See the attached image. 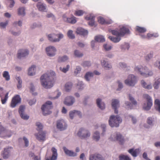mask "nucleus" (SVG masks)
Instances as JSON below:
<instances>
[{
    "mask_svg": "<svg viewBox=\"0 0 160 160\" xmlns=\"http://www.w3.org/2000/svg\"><path fill=\"white\" fill-rule=\"evenodd\" d=\"M109 32L116 36L123 37L126 34L129 33V29L125 26H122L119 29L117 28L115 30H110Z\"/></svg>",
    "mask_w": 160,
    "mask_h": 160,
    "instance_id": "nucleus-3",
    "label": "nucleus"
},
{
    "mask_svg": "<svg viewBox=\"0 0 160 160\" xmlns=\"http://www.w3.org/2000/svg\"><path fill=\"white\" fill-rule=\"evenodd\" d=\"M74 55L77 58H81L83 56V54L78 50H75L74 53Z\"/></svg>",
    "mask_w": 160,
    "mask_h": 160,
    "instance_id": "nucleus-51",
    "label": "nucleus"
},
{
    "mask_svg": "<svg viewBox=\"0 0 160 160\" xmlns=\"http://www.w3.org/2000/svg\"><path fill=\"white\" fill-rule=\"evenodd\" d=\"M16 79L18 82L17 87L18 89H20L22 87V81L20 77H16Z\"/></svg>",
    "mask_w": 160,
    "mask_h": 160,
    "instance_id": "nucleus-42",
    "label": "nucleus"
},
{
    "mask_svg": "<svg viewBox=\"0 0 160 160\" xmlns=\"http://www.w3.org/2000/svg\"><path fill=\"white\" fill-rule=\"evenodd\" d=\"M36 125L37 127V130L39 132H41L43 128L42 124L39 122H36Z\"/></svg>",
    "mask_w": 160,
    "mask_h": 160,
    "instance_id": "nucleus-52",
    "label": "nucleus"
},
{
    "mask_svg": "<svg viewBox=\"0 0 160 160\" xmlns=\"http://www.w3.org/2000/svg\"><path fill=\"white\" fill-rule=\"evenodd\" d=\"M94 76V74L92 72L89 71L87 72L85 74L84 78L86 81L89 82L91 79Z\"/></svg>",
    "mask_w": 160,
    "mask_h": 160,
    "instance_id": "nucleus-30",
    "label": "nucleus"
},
{
    "mask_svg": "<svg viewBox=\"0 0 160 160\" xmlns=\"http://www.w3.org/2000/svg\"><path fill=\"white\" fill-rule=\"evenodd\" d=\"M121 118L118 115L115 116L114 115L111 116L109 118V123L110 126L112 127H118L119 124L122 122Z\"/></svg>",
    "mask_w": 160,
    "mask_h": 160,
    "instance_id": "nucleus-5",
    "label": "nucleus"
},
{
    "mask_svg": "<svg viewBox=\"0 0 160 160\" xmlns=\"http://www.w3.org/2000/svg\"><path fill=\"white\" fill-rule=\"evenodd\" d=\"M95 41L99 42H103L105 41V39L103 36L98 35L95 37Z\"/></svg>",
    "mask_w": 160,
    "mask_h": 160,
    "instance_id": "nucleus-37",
    "label": "nucleus"
},
{
    "mask_svg": "<svg viewBox=\"0 0 160 160\" xmlns=\"http://www.w3.org/2000/svg\"><path fill=\"white\" fill-rule=\"evenodd\" d=\"M42 107H44L47 109H51L52 108V103L51 101H48L43 105Z\"/></svg>",
    "mask_w": 160,
    "mask_h": 160,
    "instance_id": "nucleus-40",
    "label": "nucleus"
},
{
    "mask_svg": "<svg viewBox=\"0 0 160 160\" xmlns=\"http://www.w3.org/2000/svg\"><path fill=\"white\" fill-rule=\"evenodd\" d=\"M103 48L106 51H109L112 49V47L111 45L106 43L103 44Z\"/></svg>",
    "mask_w": 160,
    "mask_h": 160,
    "instance_id": "nucleus-50",
    "label": "nucleus"
},
{
    "mask_svg": "<svg viewBox=\"0 0 160 160\" xmlns=\"http://www.w3.org/2000/svg\"><path fill=\"white\" fill-rule=\"evenodd\" d=\"M126 108L128 109L132 108V105L129 102L126 101L125 103Z\"/></svg>",
    "mask_w": 160,
    "mask_h": 160,
    "instance_id": "nucleus-61",
    "label": "nucleus"
},
{
    "mask_svg": "<svg viewBox=\"0 0 160 160\" xmlns=\"http://www.w3.org/2000/svg\"><path fill=\"white\" fill-rule=\"evenodd\" d=\"M89 159V160H104L102 156L99 154L91 155Z\"/></svg>",
    "mask_w": 160,
    "mask_h": 160,
    "instance_id": "nucleus-29",
    "label": "nucleus"
},
{
    "mask_svg": "<svg viewBox=\"0 0 160 160\" xmlns=\"http://www.w3.org/2000/svg\"><path fill=\"white\" fill-rule=\"evenodd\" d=\"M76 32L78 34L82 35L84 36L87 35L88 33V32L87 30H85L81 27L78 28Z\"/></svg>",
    "mask_w": 160,
    "mask_h": 160,
    "instance_id": "nucleus-26",
    "label": "nucleus"
},
{
    "mask_svg": "<svg viewBox=\"0 0 160 160\" xmlns=\"http://www.w3.org/2000/svg\"><path fill=\"white\" fill-rule=\"evenodd\" d=\"M56 78V74L54 71L50 70L42 75L40 81L42 86L44 88L48 89L52 88Z\"/></svg>",
    "mask_w": 160,
    "mask_h": 160,
    "instance_id": "nucleus-1",
    "label": "nucleus"
},
{
    "mask_svg": "<svg viewBox=\"0 0 160 160\" xmlns=\"http://www.w3.org/2000/svg\"><path fill=\"white\" fill-rule=\"evenodd\" d=\"M136 30L140 33H144L146 32V29L144 28L137 26L136 28Z\"/></svg>",
    "mask_w": 160,
    "mask_h": 160,
    "instance_id": "nucleus-57",
    "label": "nucleus"
},
{
    "mask_svg": "<svg viewBox=\"0 0 160 160\" xmlns=\"http://www.w3.org/2000/svg\"><path fill=\"white\" fill-rule=\"evenodd\" d=\"M84 12L82 10H78L75 11V15L77 16H80L82 15Z\"/></svg>",
    "mask_w": 160,
    "mask_h": 160,
    "instance_id": "nucleus-63",
    "label": "nucleus"
},
{
    "mask_svg": "<svg viewBox=\"0 0 160 160\" xmlns=\"http://www.w3.org/2000/svg\"><path fill=\"white\" fill-rule=\"evenodd\" d=\"M63 18L65 22L72 24H74L77 21L76 18L74 16L71 18H67L65 15H63Z\"/></svg>",
    "mask_w": 160,
    "mask_h": 160,
    "instance_id": "nucleus-22",
    "label": "nucleus"
},
{
    "mask_svg": "<svg viewBox=\"0 0 160 160\" xmlns=\"http://www.w3.org/2000/svg\"><path fill=\"white\" fill-rule=\"evenodd\" d=\"M25 107L23 105H21L18 110L19 113L20 115L25 112Z\"/></svg>",
    "mask_w": 160,
    "mask_h": 160,
    "instance_id": "nucleus-58",
    "label": "nucleus"
},
{
    "mask_svg": "<svg viewBox=\"0 0 160 160\" xmlns=\"http://www.w3.org/2000/svg\"><path fill=\"white\" fill-rule=\"evenodd\" d=\"M130 47V45L128 43L124 42L120 45V48L122 51H125L128 50Z\"/></svg>",
    "mask_w": 160,
    "mask_h": 160,
    "instance_id": "nucleus-33",
    "label": "nucleus"
},
{
    "mask_svg": "<svg viewBox=\"0 0 160 160\" xmlns=\"http://www.w3.org/2000/svg\"><path fill=\"white\" fill-rule=\"evenodd\" d=\"M128 152L133 157H136L137 156V154L140 152V150L139 148L135 149L133 148H132L128 150Z\"/></svg>",
    "mask_w": 160,
    "mask_h": 160,
    "instance_id": "nucleus-28",
    "label": "nucleus"
},
{
    "mask_svg": "<svg viewBox=\"0 0 160 160\" xmlns=\"http://www.w3.org/2000/svg\"><path fill=\"white\" fill-rule=\"evenodd\" d=\"M121 36H117L116 37H113L111 36L109 37V38L112 42L117 43L119 42L121 39Z\"/></svg>",
    "mask_w": 160,
    "mask_h": 160,
    "instance_id": "nucleus-39",
    "label": "nucleus"
},
{
    "mask_svg": "<svg viewBox=\"0 0 160 160\" xmlns=\"http://www.w3.org/2000/svg\"><path fill=\"white\" fill-rule=\"evenodd\" d=\"M155 106L156 110L160 113V101L159 99L155 100Z\"/></svg>",
    "mask_w": 160,
    "mask_h": 160,
    "instance_id": "nucleus-41",
    "label": "nucleus"
},
{
    "mask_svg": "<svg viewBox=\"0 0 160 160\" xmlns=\"http://www.w3.org/2000/svg\"><path fill=\"white\" fill-rule=\"evenodd\" d=\"M77 87L79 90H82L85 87V85L82 81H78L77 84Z\"/></svg>",
    "mask_w": 160,
    "mask_h": 160,
    "instance_id": "nucleus-38",
    "label": "nucleus"
},
{
    "mask_svg": "<svg viewBox=\"0 0 160 160\" xmlns=\"http://www.w3.org/2000/svg\"><path fill=\"white\" fill-rule=\"evenodd\" d=\"M92 63L89 61H84L81 64V65L84 68H88L90 67Z\"/></svg>",
    "mask_w": 160,
    "mask_h": 160,
    "instance_id": "nucleus-48",
    "label": "nucleus"
},
{
    "mask_svg": "<svg viewBox=\"0 0 160 160\" xmlns=\"http://www.w3.org/2000/svg\"><path fill=\"white\" fill-rule=\"evenodd\" d=\"M141 83L143 88L146 89L150 90L152 88V85L151 83H147L144 80H142L141 81Z\"/></svg>",
    "mask_w": 160,
    "mask_h": 160,
    "instance_id": "nucleus-24",
    "label": "nucleus"
},
{
    "mask_svg": "<svg viewBox=\"0 0 160 160\" xmlns=\"http://www.w3.org/2000/svg\"><path fill=\"white\" fill-rule=\"evenodd\" d=\"M2 128L0 129V136L3 138H9L12 135L11 132L10 131L5 130L4 128L1 125Z\"/></svg>",
    "mask_w": 160,
    "mask_h": 160,
    "instance_id": "nucleus-15",
    "label": "nucleus"
},
{
    "mask_svg": "<svg viewBox=\"0 0 160 160\" xmlns=\"http://www.w3.org/2000/svg\"><path fill=\"white\" fill-rule=\"evenodd\" d=\"M9 94V92H7L5 95V97L4 98H3V97H0L1 98V100L2 103L3 104H5L6 103L8 99V95Z\"/></svg>",
    "mask_w": 160,
    "mask_h": 160,
    "instance_id": "nucleus-47",
    "label": "nucleus"
},
{
    "mask_svg": "<svg viewBox=\"0 0 160 160\" xmlns=\"http://www.w3.org/2000/svg\"><path fill=\"white\" fill-rule=\"evenodd\" d=\"M138 82L136 76L132 74H129L127 78L124 81L125 83L127 86L134 87Z\"/></svg>",
    "mask_w": 160,
    "mask_h": 160,
    "instance_id": "nucleus-7",
    "label": "nucleus"
},
{
    "mask_svg": "<svg viewBox=\"0 0 160 160\" xmlns=\"http://www.w3.org/2000/svg\"><path fill=\"white\" fill-rule=\"evenodd\" d=\"M48 40L53 42H58L64 37L62 33L56 34L54 33L49 34L48 36Z\"/></svg>",
    "mask_w": 160,
    "mask_h": 160,
    "instance_id": "nucleus-9",
    "label": "nucleus"
},
{
    "mask_svg": "<svg viewBox=\"0 0 160 160\" xmlns=\"http://www.w3.org/2000/svg\"><path fill=\"white\" fill-rule=\"evenodd\" d=\"M57 127L58 129L61 131L66 129L67 127V125L66 122L63 119L58 120L57 122Z\"/></svg>",
    "mask_w": 160,
    "mask_h": 160,
    "instance_id": "nucleus-12",
    "label": "nucleus"
},
{
    "mask_svg": "<svg viewBox=\"0 0 160 160\" xmlns=\"http://www.w3.org/2000/svg\"><path fill=\"white\" fill-rule=\"evenodd\" d=\"M69 115L70 118L72 119L74 117L76 116L75 114V110H73L70 111L69 112Z\"/></svg>",
    "mask_w": 160,
    "mask_h": 160,
    "instance_id": "nucleus-60",
    "label": "nucleus"
},
{
    "mask_svg": "<svg viewBox=\"0 0 160 160\" xmlns=\"http://www.w3.org/2000/svg\"><path fill=\"white\" fill-rule=\"evenodd\" d=\"M2 76L5 78L6 80L8 81L10 79V76L9 72L7 71H5L3 72Z\"/></svg>",
    "mask_w": 160,
    "mask_h": 160,
    "instance_id": "nucleus-46",
    "label": "nucleus"
},
{
    "mask_svg": "<svg viewBox=\"0 0 160 160\" xmlns=\"http://www.w3.org/2000/svg\"><path fill=\"white\" fill-rule=\"evenodd\" d=\"M42 26V24L40 22H34L31 25V27L32 28H34L37 27L40 28Z\"/></svg>",
    "mask_w": 160,
    "mask_h": 160,
    "instance_id": "nucleus-54",
    "label": "nucleus"
},
{
    "mask_svg": "<svg viewBox=\"0 0 160 160\" xmlns=\"http://www.w3.org/2000/svg\"><path fill=\"white\" fill-rule=\"evenodd\" d=\"M154 122V118L152 117H149L148 118L147 120V123L149 125H146L144 127L146 128H148L150 127H152L153 125Z\"/></svg>",
    "mask_w": 160,
    "mask_h": 160,
    "instance_id": "nucleus-31",
    "label": "nucleus"
},
{
    "mask_svg": "<svg viewBox=\"0 0 160 160\" xmlns=\"http://www.w3.org/2000/svg\"><path fill=\"white\" fill-rule=\"evenodd\" d=\"M46 51L47 55L52 57L55 55L57 50L54 46H49L46 48Z\"/></svg>",
    "mask_w": 160,
    "mask_h": 160,
    "instance_id": "nucleus-13",
    "label": "nucleus"
},
{
    "mask_svg": "<svg viewBox=\"0 0 160 160\" xmlns=\"http://www.w3.org/2000/svg\"><path fill=\"white\" fill-rule=\"evenodd\" d=\"M73 31L72 30H69L67 32V36L68 37L71 39H74L75 38V36L73 33Z\"/></svg>",
    "mask_w": 160,
    "mask_h": 160,
    "instance_id": "nucleus-49",
    "label": "nucleus"
},
{
    "mask_svg": "<svg viewBox=\"0 0 160 160\" xmlns=\"http://www.w3.org/2000/svg\"><path fill=\"white\" fill-rule=\"evenodd\" d=\"M98 22L101 24H109L112 23L113 21L111 20H109L107 21H105L104 19L102 17H98Z\"/></svg>",
    "mask_w": 160,
    "mask_h": 160,
    "instance_id": "nucleus-32",
    "label": "nucleus"
},
{
    "mask_svg": "<svg viewBox=\"0 0 160 160\" xmlns=\"http://www.w3.org/2000/svg\"><path fill=\"white\" fill-rule=\"evenodd\" d=\"M75 102V98L71 95L66 97L63 102L67 106H72Z\"/></svg>",
    "mask_w": 160,
    "mask_h": 160,
    "instance_id": "nucleus-11",
    "label": "nucleus"
},
{
    "mask_svg": "<svg viewBox=\"0 0 160 160\" xmlns=\"http://www.w3.org/2000/svg\"><path fill=\"white\" fill-rule=\"evenodd\" d=\"M36 66L33 65H32L28 69V74L30 76L34 75L36 74Z\"/></svg>",
    "mask_w": 160,
    "mask_h": 160,
    "instance_id": "nucleus-25",
    "label": "nucleus"
},
{
    "mask_svg": "<svg viewBox=\"0 0 160 160\" xmlns=\"http://www.w3.org/2000/svg\"><path fill=\"white\" fill-rule=\"evenodd\" d=\"M111 105L112 108L114 109V112L118 113L117 108L119 107V101L118 99H113L112 100Z\"/></svg>",
    "mask_w": 160,
    "mask_h": 160,
    "instance_id": "nucleus-17",
    "label": "nucleus"
},
{
    "mask_svg": "<svg viewBox=\"0 0 160 160\" xmlns=\"http://www.w3.org/2000/svg\"><path fill=\"white\" fill-rule=\"evenodd\" d=\"M96 103L97 106L101 110H103L105 108V103L102 101L101 99L97 98L96 100Z\"/></svg>",
    "mask_w": 160,
    "mask_h": 160,
    "instance_id": "nucleus-27",
    "label": "nucleus"
},
{
    "mask_svg": "<svg viewBox=\"0 0 160 160\" xmlns=\"http://www.w3.org/2000/svg\"><path fill=\"white\" fill-rule=\"evenodd\" d=\"M81 70V67L79 66H76L74 72V75L76 76L78 74H79L80 73Z\"/></svg>",
    "mask_w": 160,
    "mask_h": 160,
    "instance_id": "nucleus-56",
    "label": "nucleus"
},
{
    "mask_svg": "<svg viewBox=\"0 0 160 160\" xmlns=\"http://www.w3.org/2000/svg\"><path fill=\"white\" fill-rule=\"evenodd\" d=\"M21 118L24 120H27L29 118V116L24 113L20 115Z\"/></svg>",
    "mask_w": 160,
    "mask_h": 160,
    "instance_id": "nucleus-64",
    "label": "nucleus"
},
{
    "mask_svg": "<svg viewBox=\"0 0 160 160\" xmlns=\"http://www.w3.org/2000/svg\"><path fill=\"white\" fill-rule=\"evenodd\" d=\"M35 136L37 140L40 142H43L45 140V133L43 132H39L36 133Z\"/></svg>",
    "mask_w": 160,
    "mask_h": 160,
    "instance_id": "nucleus-19",
    "label": "nucleus"
},
{
    "mask_svg": "<svg viewBox=\"0 0 160 160\" xmlns=\"http://www.w3.org/2000/svg\"><path fill=\"white\" fill-rule=\"evenodd\" d=\"M93 138L96 141H99L100 138V133L98 131H95L93 135Z\"/></svg>",
    "mask_w": 160,
    "mask_h": 160,
    "instance_id": "nucleus-44",
    "label": "nucleus"
},
{
    "mask_svg": "<svg viewBox=\"0 0 160 160\" xmlns=\"http://www.w3.org/2000/svg\"><path fill=\"white\" fill-rule=\"evenodd\" d=\"M63 151L65 154L69 157H75L77 156V154L72 150H69L65 147H63Z\"/></svg>",
    "mask_w": 160,
    "mask_h": 160,
    "instance_id": "nucleus-18",
    "label": "nucleus"
},
{
    "mask_svg": "<svg viewBox=\"0 0 160 160\" xmlns=\"http://www.w3.org/2000/svg\"><path fill=\"white\" fill-rule=\"evenodd\" d=\"M25 8L24 7H19L18 9V14L19 16H24L26 14Z\"/></svg>",
    "mask_w": 160,
    "mask_h": 160,
    "instance_id": "nucleus-36",
    "label": "nucleus"
},
{
    "mask_svg": "<svg viewBox=\"0 0 160 160\" xmlns=\"http://www.w3.org/2000/svg\"><path fill=\"white\" fill-rule=\"evenodd\" d=\"M134 70L142 76L145 78L151 76L153 74L152 71L149 70L146 66L138 65L135 67Z\"/></svg>",
    "mask_w": 160,
    "mask_h": 160,
    "instance_id": "nucleus-2",
    "label": "nucleus"
},
{
    "mask_svg": "<svg viewBox=\"0 0 160 160\" xmlns=\"http://www.w3.org/2000/svg\"><path fill=\"white\" fill-rule=\"evenodd\" d=\"M101 63L102 66L106 69L109 70L112 68V66L108 62L106 61L104 59L101 60Z\"/></svg>",
    "mask_w": 160,
    "mask_h": 160,
    "instance_id": "nucleus-21",
    "label": "nucleus"
},
{
    "mask_svg": "<svg viewBox=\"0 0 160 160\" xmlns=\"http://www.w3.org/2000/svg\"><path fill=\"white\" fill-rule=\"evenodd\" d=\"M160 84V76L158 78H155L154 80V82L153 84L154 88L155 89H158L159 88V85Z\"/></svg>",
    "mask_w": 160,
    "mask_h": 160,
    "instance_id": "nucleus-34",
    "label": "nucleus"
},
{
    "mask_svg": "<svg viewBox=\"0 0 160 160\" xmlns=\"http://www.w3.org/2000/svg\"><path fill=\"white\" fill-rule=\"evenodd\" d=\"M41 109L42 111L43 114L44 115L49 114L51 112L50 109L45 108L44 107H42Z\"/></svg>",
    "mask_w": 160,
    "mask_h": 160,
    "instance_id": "nucleus-45",
    "label": "nucleus"
},
{
    "mask_svg": "<svg viewBox=\"0 0 160 160\" xmlns=\"http://www.w3.org/2000/svg\"><path fill=\"white\" fill-rule=\"evenodd\" d=\"M29 53L28 49H25L20 50L18 53L17 57L18 58H22L28 56Z\"/></svg>",
    "mask_w": 160,
    "mask_h": 160,
    "instance_id": "nucleus-20",
    "label": "nucleus"
},
{
    "mask_svg": "<svg viewBox=\"0 0 160 160\" xmlns=\"http://www.w3.org/2000/svg\"><path fill=\"white\" fill-rule=\"evenodd\" d=\"M70 67V66L69 65H67L66 67H60L59 69L61 71L63 72L66 73L68 71Z\"/></svg>",
    "mask_w": 160,
    "mask_h": 160,
    "instance_id": "nucleus-55",
    "label": "nucleus"
},
{
    "mask_svg": "<svg viewBox=\"0 0 160 160\" xmlns=\"http://www.w3.org/2000/svg\"><path fill=\"white\" fill-rule=\"evenodd\" d=\"M69 59L67 55H64L62 56L59 57L58 59V62H62L66 61Z\"/></svg>",
    "mask_w": 160,
    "mask_h": 160,
    "instance_id": "nucleus-43",
    "label": "nucleus"
},
{
    "mask_svg": "<svg viewBox=\"0 0 160 160\" xmlns=\"http://www.w3.org/2000/svg\"><path fill=\"white\" fill-rule=\"evenodd\" d=\"M112 141H118L120 144L123 145L126 141L124 137L120 132H115L112 133L109 138Z\"/></svg>",
    "mask_w": 160,
    "mask_h": 160,
    "instance_id": "nucleus-4",
    "label": "nucleus"
},
{
    "mask_svg": "<svg viewBox=\"0 0 160 160\" xmlns=\"http://www.w3.org/2000/svg\"><path fill=\"white\" fill-rule=\"evenodd\" d=\"M77 135L81 139H86L90 137L91 133L88 129L82 128L78 130Z\"/></svg>",
    "mask_w": 160,
    "mask_h": 160,
    "instance_id": "nucleus-6",
    "label": "nucleus"
},
{
    "mask_svg": "<svg viewBox=\"0 0 160 160\" xmlns=\"http://www.w3.org/2000/svg\"><path fill=\"white\" fill-rule=\"evenodd\" d=\"M39 11L42 12L47 11V9L46 4L43 2H38L36 5Z\"/></svg>",
    "mask_w": 160,
    "mask_h": 160,
    "instance_id": "nucleus-16",
    "label": "nucleus"
},
{
    "mask_svg": "<svg viewBox=\"0 0 160 160\" xmlns=\"http://www.w3.org/2000/svg\"><path fill=\"white\" fill-rule=\"evenodd\" d=\"M119 160H131L128 156L124 155H121L119 156Z\"/></svg>",
    "mask_w": 160,
    "mask_h": 160,
    "instance_id": "nucleus-59",
    "label": "nucleus"
},
{
    "mask_svg": "<svg viewBox=\"0 0 160 160\" xmlns=\"http://www.w3.org/2000/svg\"><path fill=\"white\" fill-rule=\"evenodd\" d=\"M72 83L71 82H67L64 85V89L67 92H70L72 87Z\"/></svg>",
    "mask_w": 160,
    "mask_h": 160,
    "instance_id": "nucleus-35",
    "label": "nucleus"
},
{
    "mask_svg": "<svg viewBox=\"0 0 160 160\" xmlns=\"http://www.w3.org/2000/svg\"><path fill=\"white\" fill-rule=\"evenodd\" d=\"M12 149V148L11 147H7L4 148L2 154L3 158L4 159L8 158L11 156Z\"/></svg>",
    "mask_w": 160,
    "mask_h": 160,
    "instance_id": "nucleus-10",
    "label": "nucleus"
},
{
    "mask_svg": "<svg viewBox=\"0 0 160 160\" xmlns=\"http://www.w3.org/2000/svg\"><path fill=\"white\" fill-rule=\"evenodd\" d=\"M153 52L152 51H150V52L147 54L145 57V58L147 61H149L153 57Z\"/></svg>",
    "mask_w": 160,
    "mask_h": 160,
    "instance_id": "nucleus-53",
    "label": "nucleus"
},
{
    "mask_svg": "<svg viewBox=\"0 0 160 160\" xmlns=\"http://www.w3.org/2000/svg\"><path fill=\"white\" fill-rule=\"evenodd\" d=\"M8 23V22L7 21L4 22H1L0 23V27L1 28H5Z\"/></svg>",
    "mask_w": 160,
    "mask_h": 160,
    "instance_id": "nucleus-62",
    "label": "nucleus"
},
{
    "mask_svg": "<svg viewBox=\"0 0 160 160\" xmlns=\"http://www.w3.org/2000/svg\"><path fill=\"white\" fill-rule=\"evenodd\" d=\"M143 97L146 99L147 102L144 103L142 106L143 108L145 110H149L152 105V100L151 97L148 94H145Z\"/></svg>",
    "mask_w": 160,
    "mask_h": 160,
    "instance_id": "nucleus-8",
    "label": "nucleus"
},
{
    "mask_svg": "<svg viewBox=\"0 0 160 160\" xmlns=\"http://www.w3.org/2000/svg\"><path fill=\"white\" fill-rule=\"evenodd\" d=\"M21 98L19 95H15L14 97L11 101L10 107L12 108H15L18 104L20 103Z\"/></svg>",
    "mask_w": 160,
    "mask_h": 160,
    "instance_id": "nucleus-14",
    "label": "nucleus"
},
{
    "mask_svg": "<svg viewBox=\"0 0 160 160\" xmlns=\"http://www.w3.org/2000/svg\"><path fill=\"white\" fill-rule=\"evenodd\" d=\"M51 151L52 152V156L50 158H47L46 160H56L58 157L57 150L54 147L52 148Z\"/></svg>",
    "mask_w": 160,
    "mask_h": 160,
    "instance_id": "nucleus-23",
    "label": "nucleus"
}]
</instances>
